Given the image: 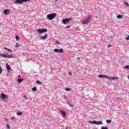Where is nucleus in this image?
<instances>
[{
  "label": "nucleus",
  "mask_w": 129,
  "mask_h": 129,
  "mask_svg": "<svg viewBox=\"0 0 129 129\" xmlns=\"http://www.w3.org/2000/svg\"><path fill=\"white\" fill-rule=\"evenodd\" d=\"M91 18H92L91 15H89L86 19L82 21V24L86 25V24H88V23L89 22V21H90V20H91Z\"/></svg>",
  "instance_id": "1"
},
{
  "label": "nucleus",
  "mask_w": 129,
  "mask_h": 129,
  "mask_svg": "<svg viewBox=\"0 0 129 129\" xmlns=\"http://www.w3.org/2000/svg\"><path fill=\"white\" fill-rule=\"evenodd\" d=\"M0 56L1 57H3V58H15V56H14V54H12L10 55L6 54L5 53H0Z\"/></svg>",
  "instance_id": "2"
},
{
  "label": "nucleus",
  "mask_w": 129,
  "mask_h": 129,
  "mask_svg": "<svg viewBox=\"0 0 129 129\" xmlns=\"http://www.w3.org/2000/svg\"><path fill=\"white\" fill-rule=\"evenodd\" d=\"M55 17H56V13L49 14L47 16L48 20H49L50 21H52L53 19H54Z\"/></svg>",
  "instance_id": "3"
},
{
  "label": "nucleus",
  "mask_w": 129,
  "mask_h": 129,
  "mask_svg": "<svg viewBox=\"0 0 129 129\" xmlns=\"http://www.w3.org/2000/svg\"><path fill=\"white\" fill-rule=\"evenodd\" d=\"M47 31L48 30L46 28L37 29V32L38 34H43V33H47Z\"/></svg>",
  "instance_id": "4"
},
{
  "label": "nucleus",
  "mask_w": 129,
  "mask_h": 129,
  "mask_svg": "<svg viewBox=\"0 0 129 129\" xmlns=\"http://www.w3.org/2000/svg\"><path fill=\"white\" fill-rule=\"evenodd\" d=\"M72 20V19H71V18L63 19H62V23L64 25H66V24H67V23H69V22H70V21H71Z\"/></svg>",
  "instance_id": "5"
},
{
  "label": "nucleus",
  "mask_w": 129,
  "mask_h": 129,
  "mask_svg": "<svg viewBox=\"0 0 129 129\" xmlns=\"http://www.w3.org/2000/svg\"><path fill=\"white\" fill-rule=\"evenodd\" d=\"M53 52L55 53H63V48H61L60 49H59L58 48H55L53 50Z\"/></svg>",
  "instance_id": "6"
},
{
  "label": "nucleus",
  "mask_w": 129,
  "mask_h": 129,
  "mask_svg": "<svg viewBox=\"0 0 129 129\" xmlns=\"http://www.w3.org/2000/svg\"><path fill=\"white\" fill-rule=\"evenodd\" d=\"M0 97L1 99L5 100L7 99L8 96H7V95H6L4 93H2Z\"/></svg>",
  "instance_id": "7"
},
{
  "label": "nucleus",
  "mask_w": 129,
  "mask_h": 129,
  "mask_svg": "<svg viewBox=\"0 0 129 129\" xmlns=\"http://www.w3.org/2000/svg\"><path fill=\"white\" fill-rule=\"evenodd\" d=\"M23 3H25V0H16L15 1V4H17V5H19Z\"/></svg>",
  "instance_id": "8"
},
{
  "label": "nucleus",
  "mask_w": 129,
  "mask_h": 129,
  "mask_svg": "<svg viewBox=\"0 0 129 129\" xmlns=\"http://www.w3.org/2000/svg\"><path fill=\"white\" fill-rule=\"evenodd\" d=\"M98 77L99 78H107L108 79V76H105L104 75H99Z\"/></svg>",
  "instance_id": "9"
},
{
  "label": "nucleus",
  "mask_w": 129,
  "mask_h": 129,
  "mask_svg": "<svg viewBox=\"0 0 129 129\" xmlns=\"http://www.w3.org/2000/svg\"><path fill=\"white\" fill-rule=\"evenodd\" d=\"M48 34H47V33H46L45 35H44V36H41V37H40V39L41 40H46V39H47V35Z\"/></svg>",
  "instance_id": "10"
},
{
  "label": "nucleus",
  "mask_w": 129,
  "mask_h": 129,
  "mask_svg": "<svg viewBox=\"0 0 129 129\" xmlns=\"http://www.w3.org/2000/svg\"><path fill=\"white\" fill-rule=\"evenodd\" d=\"M4 13L5 14V15H9V14H10V10H9V9H5L4 11Z\"/></svg>",
  "instance_id": "11"
},
{
  "label": "nucleus",
  "mask_w": 129,
  "mask_h": 129,
  "mask_svg": "<svg viewBox=\"0 0 129 129\" xmlns=\"http://www.w3.org/2000/svg\"><path fill=\"white\" fill-rule=\"evenodd\" d=\"M108 79H109L110 80H115V79H118V78L108 77Z\"/></svg>",
  "instance_id": "12"
},
{
  "label": "nucleus",
  "mask_w": 129,
  "mask_h": 129,
  "mask_svg": "<svg viewBox=\"0 0 129 129\" xmlns=\"http://www.w3.org/2000/svg\"><path fill=\"white\" fill-rule=\"evenodd\" d=\"M6 68L7 69V71H10L11 70V66L9 65V63H6Z\"/></svg>",
  "instance_id": "13"
},
{
  "label": "nucleus",
  "mask_w": 129,
  "mask_h": 129,
  "mask_svg": "<svg viewBox=\"0 0 129 129\" xmlns=\"http://www.w3.org/2000/svg\"><path fill=\"white\" fill-rule=\"evenodd\" d=\"M97 125H99L100 124H102V121H96V124Z\"/></svg>",
  "instance_id": "14"
},
{
  "label": "nucleus",
  "mask_w": 129,
  "mask_h": 129,
  "mask_svg": "<svg viewBox=\"0 0 129 129\" xmlns=\"http://www.w3.org/2000/svg\"><path fill=\"white\" fill-rule=\"evenodd\" d=\"M60 113L63 115V116H65L66 115V112L63 110H60Z\"/></svg>",
  "instance_id": "15"
},
{
  "label": "nucleus",
  "mask_w": 129,
  "mask_h": 129,
  "mask_svg": "<svg viewBox=\"0 0 129 129\" xmlns=\"http://www.w3.org/2000/svg\"><path fill=\"white\" fill-rule=\"evenodd\" d=\"M18 83H22L24 81V79H18L17 80Z\"/></svg>",
  "instance_id": "16"
},
{
  "label": "nucleus",
  "mask_w": 129,
  "mask_h": 129,
  "mask_svg": "<svg viewBox=\"0 0 129 129\" xmlns=\"http://www.w3.org/2000/svg\"><path fill=\"white\" fill-rule=\"evenodd\" d=\"M96 120L89 121V123H91V124H96Z\"/></svg>",
  "instance_id": "17"
},
{
  "label": "nucleus",
  "mask_w": 129,
  "mask_h": 129,
  "mask_svg": "<svg viewBox=\"0 0 129 129\" xmlns=\"http://www.w3.org/2000/svg\"><path fill=\"white\" fill-rule=\"evenodd\" d=\"M67 104H68V105H69V106H70V107H74V105H71V104L70 103H69V102H67Z\"/></svg>",
  "instance_id": "18"
},
{
  "label": "nucleus",
  "mask_w": 129,
  "mask_h": 129,
  "mask_svg": "<svg viewBox=\"0 0 129 129\" xmlns=\"http://www.w3.org/2000/svg\"><path fill=\"white\" fill-rule=\"evenodd\" d=\"M17 114L18 115V116H20L21 115H23V112H18L17 113Z\"/></svg>",
  "instance_id": "19"
},
{
  "label": "nucleus",
  "mask_w": 129,
  "mask_h": 129,
  "mask_svg": "<svg viewBox=\"0 0 129 129\" xmlns=\"http://www.w3.org/2000/svg\"><path fill=\"white\" fill-rule=\"evenodd\" d=\"M117 19H122V15L119 14L117 16Z\"/></svg>",
  "instance_id": "20"
},
{
  "label": "nucleus",
  "mask_w": 129,
  "mask_h": 129,
  "mask_svg": "<svg viewBox=\"0 0 129 129\" xmlns=\"http://www.w3.org/2000/svg\"><path fill=\"white\" fill-rule=\"evenodd\" d=\"M15 39L16 41H19V40H20V37L18 35H16Z\"/></svg>",
  "instance_id": "21"
},
{
  "label": "nucleus",
  "mask_w": 129,
  "mask_h": 129,
  "mask_svg": "<svg viewBox=\"0 0 129 129\" xmlns=\"http://www.w3.org/2000/svg\"><path fill=\"white\" fill-rule=\"evenodd\" d=\"M37 91V88L36 87H33L32 88V91L33 92H35V91Z\"/></svg>",
  "instance_id": "22"
},
{
  "label": "nucleus",
  "mask_w": 129,
  "mask_h": 129,
  "mask_svg": "<svg viewBox=\"0 0 129 129\" xmlns=\"http://www.w3.org/2000/svg\"><path fill=\"white\" fill-rule=\"evenodd\" d=\"M111 120L108 119V120H106V122H107V123H111Z\"/></svg>",
  "instance_id": "23"
},
{
  "label": "nucleus",
  "mask_w": 129,
  "mask_h": 129,
  "mask_svg": "<svg viewBox=\"0 0 129 129\" xmlns=\"http://www.w3.org/2000/svg\"><path fill=\"white\" fill-rule=\"evenodd\" d=\"M124 5H125V6H126V7H129V4L127 3V2H124Z\"/></svg>",
  "instance_id": "24"
},
{
  "label": "nucleus",
  "mask_w": 129,
  "mask_h": 129,
  "mask_svg": "<svg viewBox=\"0 0 129 129\" xmlns=\"http://www.w3.org/2000/svg\"><path fill=\"white\" fill-rule=\"evenodd\" d=\"M37 84H42V82H40V81L38 80L36 81Z\"/></svg>",
  "instance_id": "25"
},
{
  "label": "nucleus",
  "mask_w": 129,
  "mask_h": 129,
  "mask_svg": "<svg viewBox=\"0 0 129 129\" xmlns=\"http://www.w3.org/2000/svg\"><path fill=\"white\" fill-rule=\"evenodd\" d=\"M65 90H66V91H70L71 89L70 88H66Z\"/></svg>",
  "instance_id": "26"
},
{
  "label": "nucleus",
  "mask_w": 129,
  "mask_h": 129,
  "mask_svg": "<svg viewBox=\"0 0 129 129\" xmlns=\"http://www.w3.org/2000/svg\"><path fill=\"white\" fill-rule=\"evenodd\" d=\"M6 126H7L8 129H11V126L9 124H7Z\"/></svg>",
  "instance_id": "27"
},
{
  "label": "nucleus",
  "mask_w": 129,
  "mask_h": 129,
  "mask_svg": "<svg viewBox=\"0 0 129 129\" xmlns=\"http://www.w3.org/2000/svg\"><path fill=\"white\" fill-rule=\"evenodd\" d=\"M101 129H108V128H107V126H102Z\"/></svg>",
  "instance_id": "28"
},
{
  "label": "nucleus",
  "mask_w": 129,
  "mask_h": 129,
  "mask_svg": "<svg viewBox=\"0 0 129 129\" xmlns=\"http://www.w3.org/2000/svg\"><path fill=\"white\" fill-rule=\"evenodd\" d=\"M2 72H3V68L0 67V74H2Z\"/></svg>",
  "instance_id": "29"
},
{
  "label": "nucleus",
  "mask_w": 129,
  "mask_h": 129,
  "mask_svg": "<svg viewBox=\"0 0 129 129\" xmlns=\"http://www.w3.org/2000/svg\"><path fill=\"white\" fill-rule=\"evenodd\" d=\"M15 47H16V48H18V47H20V45H19L18 43H16V45Z\"/></svg>",
  "instance_id": "30"
},
{
  "label": "nucleus",
  "mask_w": 129,
  "mask_h": 129,
  "mask_svg": "<svg viewBox=\"0 0 129 129\" xmlns=\"http://www.w3.org/2000/svg\"><path fill=\"white\" fill-rule=\"evenodd\" d=\"M71 26H70V25H68V26H66V29H68V28H71Z\"/></svg>",
  "instance_id": "31"
},
{
  "label": "nucleus",
  "mask_w": 129,
  "mask_h": 129,
  "mask_svg": "<svg viewBox=\"0 0 129 129\" xmlns=\"http://www.w3.org/2000/svg\"><path fill=\"white\" fill-rule=\"evenodd\" d=\"M56 44H58V45H61V43L59 42L58 41L56 42Z\"/></svg>",
  "instance_id": "32"
},
{
  "label": "nucleus",
  "mask_w": 129,
  "mask_h": 129,
  "mask_svg": "<svg viewBox=\"0 0 129 129\" xmlns=\"http://www.w3.org/2000/svg\"><path fill=\"white\" fill-rule=\"evenodd\" d=\"M7 51H8V52H9L10 53H12V50L11 49H8L7 50Z\"/></svg>",
  "instance_id": "33"
},
{
  "label": "nucleus",
  "mask_w": 129,
  "mask_h": 129,
  "mask_svg": "<svg viewBox=\"0 0 129 129\" xmlns=\"http://www.w3.org/2000/svg\"><path fill=\"white\" fill-rule=\"evenodd\" d=\"M125 68H126V69H129V66H126Z\"/></svg>",
  "instance_id": "34"
},
{
  "label": "nucleus",
  "mask_w": 129,
  "mask_h": 129,
  "mask_svg": "<svg viewBox=\"0 0 129 129\" xmlns=\"http://www.w3.org/2000/svg\"><path fill=\"white\" fill-rule=\"evenodd\" d=\"M24 98L25 99H28V98H27V97L26 95H24Z\"/></svg>",
  "instance_id": "35"
},
{
  "label": "nucleus",
  "mask_w": 129,
  "mask_h": 129,
  "mask_svg": "<svg viewBox=\"0 0 129 129\" xmlns=\"http://www.w3.org/2000/svg\"><path fill=\"white\" fill-rule=\"evenodd\" d=\"M69 75L70 76H72V74L71 73V72H69Z\"/></svg>",
  "instance_id": "36"
},
{
  "label": "nucleus",
  "mask_w": 129,
  "mask_h": 129,
  "mask_svg": "<svg viewBox=\"0 0 129 129\" xmlns=\"http://www.w3.org/2000/svg\"><path fill=\"white\" fill-rule=\"evenodd\" d=\"M110 47H111V44L108 45V48H110Z\"/></svg>",
  "instance_id": "37"
},
{
  "label": "nucleus",
  "mask_w": 129,
  "mask_h": 129,
  "mask_svg": "<svg viewBox=\"0 0 129 129\" xmlns=\"http://www.w3.org/2000/svg\"><path fill=\"white\" fill-rule=\"evenodd\" d=\"M14 119H15V117H12L11 118V120H14Z\"/></svg>",
  "instance_id": "38"
},
{
  "label": "nucleus",
  "mask_w": 129,
  "mask_h": 129,
  "mask_svg": "<svg viewBox=\"0 0 129 129\" xmlns=\"http://www.w3.org/2000/svg\"><path fill=\"white\" fill-rule=\"evenodd\" d=\"M4 49H5V50H7V51H8L9 48H8L7 47H4Z\"/></svg>",
  "instance_id": "39"
},
{
  "label": "nucleus",
  "mask_w": 129,
  "mask_h": 129,
  "mask_svg": "<svg viewBox=\"0 0 129 129\" xmlns=\"http://www.w3.org/2000/svg\"><path fill=\"white\" fill-rule=\"evenodd\" d=\"M126 40H129V35L127 36V37L126 38Z\"/></svg>",
  "instance_id": "40"
},
{
  "label": "nucleus",
  "mask_w": 129,
  "mask_h": 129,
  "mask_svg": "<svg viewBox=\"0 0 129 129\" xmlns=\"http://www.w3.org/2000/svg\"><path fill=\"white\" fill-rule=\"evenodd\" d=\"M18 77H19V78H21V77H22L21 76V75H19Z\"/></svg>",
  "instance_id": "41"
},
{
  "label": "nucleus",
  "mask_w": 129,
  "mask_h": 129,
  "mask_svg": "<svg viewBox=\"0 0 129 129\" xmlns=\"http://www.w3.org/2000/svg\"><path fill=\"white\" fill-rule=\"evenodd\" d=\"M77 60H80V57H78Z\"/></svg>",
  "instance_id": "42"
},
{
  "label": "nucleus",
  "mask_w": 129,
  "mask_h": 129,
  "mask_svg": "<svg viewBox=\"0 0 129 129\" xmlns=\"http://www.w3.org/2000/svg\"><path fill=\"white\" fill-rule=\"evenodd\" d=\"M30 60H31V59H28V61L29 62V61H30Z\"/></svg>",
  "instance_id": "43"
},
{
  "label": "nucleus",
  "mask_w": 129,
  "mask_h": 129,
  "mask_svg": "<svg viewBox=\"0 0 129 129\" xmlns=\"http://www.w3.org/2000/svg\"><path fill=\"white\" fill-rule=\"evenodd\" d=\"M55 2H57L58 0H55Z\"/></svg>",
  "instance_id": "44"
},
{
  "label": "nucleus",
  "mask_w": 129,
  "mask_h": 129,
  "mask_svg": "<svg viewBox=\"0 0 129 129\" xmlns=\"http://www.w3.org/2000/svg\"><path fill=\"white\" fill-rule=\"evenodd\" d=\"M128 79H129V76H128Z\"/></svg>",
  "instance_id": "45"
},
{
  "label": "nucleus",
  "mask_w": 129,
  "mask_h": 129,
  "mask_svg": "<svg viewBox=\"0 0 129 129\" xmlns=\"http://www.w3.org/2000/svg\"><path fill=\"white\" fill-rule=\"evenodd\" d=\"M64 98H66V97H64Z\"/></svg>",
  "instance_id": "46"
},
{
  "label": "nucleus",
  "mask_w": 129,
  "mask_h": 129,
  "mask_svg": "<svg viewBox=\"0 0 129 129\" xmlns=\"http://www.w3.org/2000/svg\"><path fill=\"white\" fill-rule=\"evenodd\" d=\"M67 127H67L66 129H67Z\"/></svg>",
  "instance_id": "47"
}]
</instances>
